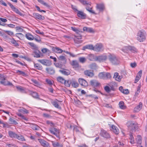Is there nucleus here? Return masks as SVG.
Returning a JSON list of instances; mask_svg holds the SVG:
<instances>
[{
  "mask_svg": "<svg viewBox=\"0 0 147 147\" xmlns=\"http://www.w3.org/2000/svg\"><path fill=\"white\" fill-rule=\"evenodd\" d=\"M145 34L146 32L143 30H140L138 31V33L137 37L138 40L140 42H143L145 39Z\"/></svg>",
  "mask_w": 147,
  "mask_h": 147,
  "instance_id": "obj_1",
  "label": "nucleus"
},
{
  "mask_svg": "<svg viewBox=\"0 0 147 147\" xmlns=\"http://www.w3.org/2000/svg\"><path fill=\"white\" fill-rule=\"evenodd\" d=\"M121 50L126 53H128L129 51L134 53L137 51V49L136 48L130 46H125L121 49Z\"/></svg>",
  "mask_w": 147,
  "mask_h": 147,
  "instance_id": "obj_2",
  "label": "nucleus"
},
{
  "mask_svg": "<svg viewBox=\"0 0 147 147\" xmlns=\"http://www.w3.org/2000/svg\"><path fill=\"white\" fill-rule=\"evenodd\" d=\"M98 76L99 78L103 79H108L110 78L111 77L110 73L105 72L100 73Z\"/></svg>",
  "mask_w": 147,
  "mask_h": 147,
  "instance_id": "obj_3",
  "label": "nucleus"
},
{
  "mask_svg": "<svg viewBox=\"0 0 147 147\" xmlns=\"http://www.w3.org/2000/svg\"><path fill=\"white\" fill-rule=\"evenodd\" d=\"M110 61L113 65H117L119 64V61L118 59L114 55H110L109 56Z\"/></svg>",
  "mask_w": 147,
  "mask_h": 147,
  "instance_id": "obj_4",
  "label": "nucleus"
},
{
  "mask_svg": "<svg viewBox=\"0 0 147 147\" xmlns=\"http://www.w3.org/2000/svg\"><path fill=\"white\" fill-rule=\"evenodd\" d=\"M49 131L51 134L54 135L59 139V131L58 129L52 127L49 129Z\"/></svg>",
  "mask_w": 147,
  "mask_h": 147,
  "instance_id": "obj_5",
  "label": "nucleus"
},
{
  "mask_svg": "<svg viewBox=\"0 0 147 147\" xmlns=\"http://www.w3.org/2000/svg\"><path fill=\"white\" fill-rule=\"evenodd\" d=\"M73 9L75 11H77V16L79 18L82 19H85L86 18V14L82 11L78 10L75 8H73Z\"/></svg>",
  "mask_w": 147,
  "mask_h": 147,
  "instance_id": "obj_6",
  "label": "nucleus"
},
{
  "mask_svg": "<svg viewBox=\"0 0 147 147\" xmlns=\"http://www.w3.org/2000/svg\"><path fill=\"white\" fill-rule=\"evenodd\" d=\"M37 61L42 65L46 66H50L52 64L51 61L47 59H38Z\"/></svg>",
  "mask_w": 147,
  "mask_h": 147,
  "instance_id": "obj_7",
  "label": "nucleus"
},
{
  "mask_svg": "<svg viewBox=\"0 0 147 147\" xmlns=\"http://www.w3.org/2000/svg\"><path fill=\"white\" fill-rule=\"evenodd\" d=\"M128 129L132 131L135 129V127L136 125V124L132 121H129L127 122V123Z\"/></svg>",
  "mask_w": 147,
  "mask_h": 147,
  "instance_id": "obj_8",
  "label": "nucleus"
},
{
  "mask_svg": "<svg viewBox=\"0 0 147 147\" xmlns=\"http://www.w3.org/2000/svg\"><path fill=\"white\" fill-rule=\"evenodd\" d=\"M100 135L102 137L106 139H109L111 138V136L109 134L104 130H101Z\"/></svg>",
  "mask_w": 147,
  "mask_h": 147,
  "instance_id": "obj_9",
  "label": "nucleus"
},
{
  "mask_svg": "<svg viewBox=\"0 0 147 147\" xmlns=\"http://www.w3.org/2000/svg\"><path fill=\"white\" fill-rule=\"evenodd\" d=\"M30 16L35 18L36 20H42L45 19V17L44 16H42L36 13H33L32 15Z\"/></svg>",
  "mask_w": 147,
  "mask_h": 147,
  "instance_id": "obj_10",
  "label": "nucleus"
},
{
  "mask_svg": "<svg viewBox=\"0 0 147 147\" xmlns=\"http://www.w3.org/2000/svg\"><path fill=\"white\" fill-rule=\"evenodd\" d=\"M41 55H42L41 53L38 49V48L34 49L32 52V55L34 57H40Z\"/></svg>",
  "mask_w": 147,
  "mask_h": 147,
  "instance_id": "obj_11",
  "label": "nucleus"
},
{
  "mask_svg": "<svg viewBox=\"0 0 147 147\" xmlns=\"http://www.w3.org/2000/svg\"><path fill=\"white\" fill-rule=\"evenodd\" d=\"M94 47V50L97 52L103 50V46L101 43L96 45Z\"/></svg>",
  "mask_w": 147,
  "mask_h": 147,
  "instance_id": "obj_12",
  "label": "nucleus"
},
{
  "mask_svg": "<svg viewBox=\"0 0 147 147\" xmlns=\"http://www.w3.org/2000/svg\"><path fill=\"white\" fill-rule=\"evenodd\" d=\"M96 58V60L100 62H102L106 60L107 59V57L105 55H102L97 56Z\"/></svg>",
  "mask_w": 147,
  "mask_h": 147,
  "instance_id": "obj_13",
  "label": "nucleus"
},
{
  "mask_svg": "<svg viewBox=\"0 0 147 147\" xmlns=\"http://www.w3.org/2000/svg\"><path fill=\"white\" fill-rule=\"evenodd\" d=\"M79 35V36L77 35H75L74 41L76 43L80 44L82 42V40H81L82 37V36L80 35Z\"/></svg>",
  "mask_w": 147,
  "mask_h": 147,
  "instance_id": "obj_14",
  "label": "nucleus"
},
{
  "mask_svg": "<svg viewBox=\"0 0 147 147\" xmlns=\"http://www.w3.org/2000/svg\"><path fill=\"white\" fill-rule=\"evenodd\" d=\"M7 3L14 12L21 16L22 15V13L17 8L14 7L13 5L9 2L8 3Z\"/></svg>",
  "mask_w": 147,
  "mask_h": 147,
  "instance_id": "obj_15",
  "label": "nucleus"
},
{
  "mask_svg": "<svg viewBox=\"0 0 147 147\" xmlns=\"http://www.w3.org/2000/svg\"><path fill=\"white\" fill-rule=\"evenodd\" d=\"M38 140L42 146L44 147H49V144L47 142L41 139H38Z\"/></svg>",
  "mask_w": 147,
  "mask_h": 147,
  "instance_id": "obj_16",
  "label": "nucleus"
},
{
  "mask_svg": "<svg viewBox=\"0 0 147 147\" xmlns=\"http://www.w3.org/2000/svg\"><path fill=\"white\" fill-rule=\"evenodd\" d=\"M79 84L82 86H86L88 85V84L86 81L82 78H80L78 80Z\"/></svg>",
  "mask_w": 147,
  "mask_h": 147,
  "instance_id": "obj_17",
  "label": "nucleus"
},
{
  "mask_svg": "<svg viewBox=\"0 0 147 147\" xmlns=\"http://www.w3.org/2000/svg\"><path fill=\"white\" fill-rule=\"evenodd\" d=\"M111 130L116 134H118L119 132V131L118 128L114 125H112Z\"/></svg>",
  "mask_w": 147,
  "mask_h": 147,
  "instance_id": "obj_18",
  "label": "nucleus"
},
{
  "mask_svg": "<svg viewBox=\"0 0 147 147\" xmlns=\"http://www.w3.org/2000/svg\"><path fill=\"white\" fill-rule=\"evenodd\" d=\"M74 68H77L79 67V64L78 62L76 60H73L70 63Z\"/></svg>",
  "mask_w": 147,
  "mask_h": 147,
  "instance_id": "obj_19",
  "label": "nucleus"
},
{
  "mask_svg": "<svg viewBox=\"0 0 147 147\" xmlns=\"http://www.w3.org/2000/svg\"><path fill=\"white\" fill-rule=\"evenodd\" d=\"M52 51L56 53H60L63 52V50L58 47H54L52 48Z\"/></svg>",
  "mask_w": 147,
  "mask_h": 147,
  "instance_id": "obj_20",
  "label": "nucleus"
},
{
  "mask_svg": "<svg viewBox=\"0 0 147 147\" xmlns=\"http://www.w3.org/2000/svg\"><path fill=\"white\" fill-rule=\"evenodd\" d=\"M90 84L91 86L94 87H97L100 84V83L97 80H92L90 81Z\"/></svg>",
  "mask_w": 147,
  "mask_h": 147,
  "instance_id": "obj_21",
  "label": "nucleus"
},
{
  "mask_svg": "<svg viewBox=\"0 0 147 147\" xmlns=\"http://www.w3.org/2000/svg\"><path fill=\"white\" fill-rule=\"evenodd\" d=\"M58 58L59 60L62 61L61 63L62 64H64L66 63V59L65 56L62 55H60L59 56Z\"/></svg>",
  "mask_w": 147,
  "mask_h": 147,
  "instance_id": "obj_22",
  "label": "nucleus"
},
{
  "mask_svg": "<svg viewBox=\"0 0 147 147\" xmlns=\"http://www.w3.org/2000/svg\"><path fill=\"white\" fill-rule=\"evenodd\" d=\"M94 47L92 45H88L83 47L82 49V50L85 51L86 49H88L94 50Z\"/></svg>",
  "mask_w": 147,
  "mask_h": 147,
  "instance_id": "obj_23",
  "label": "nucleus"
},
{
  "mask_svg": "<svg viewBox=\"0 0 147 147\" xmlns=\"http://www.w3.org/2000/svg\"><path fill=\"white\" fill-rule=\"evenodd\" d=\"M8 133L9 136L11 138H16L17 136V134L12 131H9Z\"/></svg>",
  "mask_w": 147,
  "mask_h": 147,
  "instance_id": "obj_24",
  "label": "nucleus"
},
{
  "mask_svg": "<svg viewBox=\"0 0 147 147\" xmlns=\"http://www.w3.org/2000/svg\"><path fill=\"white\" fill-rule=\"evenodd\" d=\"M30 94L34 98L40 99L38 93L36 92L30 91Z\"/></svg>",
  "mask_w": 147,
  "mask_h": 147,
  "instance_id": "obj_25",
  "label": "nucleus"
},
{
  "mask_svg": "<svg viewBox=\"0 0 147 147\" xmlns=\"http://www.w3.org/2000/svg\"><path fill=\"white\" fill-rule=\"evenodd\" d=\"M142 107V102H140L139 104L134 109V112H138L141 109Z\"/></svg>",
  "mask_w": 147,
  "mask_h": 147,
  "instance_id": "obj_26",
  "label": "nucleus"
},
{
  "mask_svg": "<svg viewBox=\"0 0 147 147\" xmlns=\"http://www.w3.org/2000/svg\"><path fill=\"white\" fill-rule=\"evenodd\" d=\"M59 71L62 74L65 75H68L70 73V71L67 69H63L59 70Z\"/></svg>",
  "mask_w": 147,
  "mask_h": 147,
  "instance_id": "obj_27",
  "label": "nucleus"
},
{
  "mask_svg": "<svg viewBox=\"0 0 147 147\" xmlns=\"http://www.w3.org/2000/svg\"><path fill=\"white\" fill-rule=\"evenodd\" d=\"M96 8L100 11H102L104 9V6L103 4H97Z\"/></svg>",
  "mask_w": 147,
  "mask_h": 147,
  "instance_id": "obj_28",
  "label": "nucleus"
},
{
  "mask_svg": "<svg viewBox=\"0 0 147 147\" xmlns=\"http://www.w3.org/2000/svg\"><path fill=\"white\" fill-rule=\"evenodd\" d=\"M84 74L90 77H92L94 76V74L90 70H86L84 71Z\"/></svg>",
  "mask_w": 147,
  "mask_h": 147,
  "instance_id": "obj_29",
  "label": "nucleus"
},
{
  "mask_svg": "<svg viewBox=\"0 0 147 147\" xmlns=\"http://www.w3.org/2000/svg\"><path fill=\"white\" fill-rule=\"evenodd\" d=\"M83 30L84 31H86L90 33H93L94 32V31L92 28H91L84 27L83 28Z\"/></svg>",
  "mask_w": 147,
  "mask_h": 147,
  "instance_id": "obj_30",
  "label": "nucleus"
},
{
  "mask_svg": "<svg viewBox=\"0 0 147 147\" xmlns=\"http://www.w3.org/2000/svg\"><path fill=\"white\" fill-rule=\"evenodd\" d=\"M46 70L47 72L50 74H54L55 73L54 69L52 67L47 68Z\"/></svg>",
  "mask_w": 147,
  "mask_h": 147,
  "instance_id": "obj_31",
  "label": "nucleus"
},
{
  "mask_svg": "<svg viewBox=\"0 0 147 147\" xmlns=\"http://www.w3.org/2000/svg\"><path fill=\"white\" fill-rule=\"evenodd\" d=\"M31 127L32 129L36 130H39L40 129V128L37 125L33 123L31 125Z\"/></svg>",
  "mask_w": 147,
  "mask_h": 147,
  "instance_id": "obj_32",
  "label": "nucleus"
},
{
  "mask_svg": "<svg viewBox=\"0 0 147 147\" xmlns=\"http://www.w3.org/2000/svg\"><path fill=\"white\" fill-rule=\"evenodd\" d=\"M25 36L28 39L30 40H32L34 39V36L29 33L26 34Z\"/></svg>",
  "mask_w": 147,
  "mask_h": 147,
  "instance_id": "obj_33",
  "label": "nucleus"
},
{
  "mask_svg": "<svg viewBox=\"0 0 147 147\" xmlns=\"http://www.w3.org/2000/svg\"><path fill=\"white\" fill-rule=\"evenodd\" d=\"M52 104L55 108L59 109H61V107L59 106L58 103L57 101H54L53 102H52Z\"/></svg>",
  "mask_w": 147,
  "mask_h": 147,
  "instance_id": "obj_34",
  "label": "nucleus"
},
{
  "mask_svg": "<svg viewBox=\"0 0 147 147\" xmlns=\"http://www.w3.org/2000/svg\"><path fill=\"white\" fill-rule=\"evenodd\" d=\"M16 36L20 40H23L24 38V35L22 33H18L16 34Z\"/></svg>",
  "mask_w": 147,
  "mask_h": 147,
  "instance_id": "obj_35",
  "label": "nucleus"
},
{
  "mask_svg": "<svg viewBox=\"0 0 147 147\" xmlns=\"http://www.w3.org/2000/svg\"><path fill=\"white\" fill-rule=\"evenodd\" d=\"M16 73L19 75H22L23 76H25L26 75V73L22 71H20L18 70H16Z\"/></svg>",
  "mask_w": 147,
  "mask_h": 147,
  "instance_id": "obj_36",
  "label": "nucleus"
},
{
  "mask_svg": "<svg viewBox=\"0 0 147 147\" xmlns=\"http://www.w3.org/2000/svg\"><path fill=\"white\" fill-rule=\"evenodd\" d=\"M119 106L121 109H124L126 108V106L124 105V103L123 101H120L119 103Z\"/></svg>",
  "mask_w": 147,
  "mask_h": 147,
  "instance_id": "obj_37",
  "label": "nucleus"
},
{
  "mask_svg": "<svg viewBox=\"0 0 147 147\" xmlns=\"http://www.w3.org/2000/svg\"><path fill=\"white\" fill-rule=\"evenodd\" d=\"M18 140H20L22 141H25V139L24 137L20 135H17V136L16 138Z\"/></svg>",
  "mask_w": 147,
  "mask_h": 147,
  "instance_id": "obj_38",
  "label": "nucleus"
},
{
  "mask_svg": "<svg viewBox=\"0 0 147 147\" xmlns=\"http://www.w3.org/2000/svg\"><path fill=\"white\" fill-rule=\"evenodd\" d=\"M71 80L66 81L65 80V82H64L65 86L67 87H69L71 84Z\"/></svg>",
  "mask_w": 147,
  "mask_h": 147,
  "instance_id": "obj_39",
  "label": "nucleus"
},
{
  "mask_svg": "<svg viewBox=\"0 0 147 147\" xmlns=\"http://www.w3.org/2000/svg\"><path fill=\"white\" fill-rule=\"evenodd\" d=\"M71 84L73 87L75 88L78 87L79 86L78 83L75 81H71Z\"/></svg>",
  "mask_w": 147,
  "mask_h": 147,
  "instance_id": "obj_40",
  "label": "nucleus"
},
{
  "mask_svg": "<svg viewBox=\"0 0 147 147\" xmlns=\"http://www.w3.org/2000/svg\"><path fill=\"white\" fill-rule=\"evenodd\" d=\"M34 66L35 68L39 70H41L42 68V66L40 64L38 63H34Z\"/></svg>",
  "mask_w": 147,
  "mask_h": 147,
  "instance_id": "obj_41",
  "label": "nucleus"
},
{
  "mask_svg": "<svg viewBox=\"0 0 147 147\" xmlns=\"http://www.w3.org/2000/svg\"><path fill=\"white\" fill-rule=\"evenodd\" d=\"M9 121L10 122V123L11 124H14L16 125L18 124V123L16 120L11 117L9 118Z\"/></svg>",
  "mask_w": 147,
  "mask_h": 147,
  "instance_id": "obj_42",
  "label": "nucleus"
},
{
  "mask_svg": "<svg viewBox=\"0 0 147 147\" xmlns=\"http://www.w3.org/2000/svg\"><path fill=\"white\" fill-rule=\"evenodd\" d=\"M52 145L54 147H62V145L59 144L58 142H52Z\"/></svg>",
  "mask_w": 147,
  "mask_h": 147,
  "instance_id": "obj_43",
  "label": "nucleus"
},
{
  "mask_svg": "<svg viewBox=\"0 0 147 147\" xmlns=\"http://www.w3.org/2000/svg\"><path fill=\"white\" fill-rule=\"evenodd\" d=\"M57 79L58 82L62 83H63L65 82V79L61 77H57Z\"/></svg>",
  "mask_w": 147,
  "mask_h": 147,
  "instance_id": "obj_44",
  "label": "nucleus"
},
{
  "mask_svg": "<svg viewBox=\"0 0 147 147\" xmlns=\"http://www.w3.org/2000/svg\"><path fill=\"white\" fill-rule=\"evenodd\" d=\"M83 4L87 5H90V4L89 3L87 0H79Z\"/></svg>",
  "mask_w": 147,
  "mask_h": 147,
  "instance_id": "obj_45",
  "label": "nucleus"
},
{
  "mask_svg": "<svg viewBox=\"0 0 147 147\" xmlns=\"http://www.w3.org/2000/svg\"><path fill=\"white\" fill-rule=\"evenodd\" d=\"M17 89L21 92H23L24 91V88L21 86H17L16 87Z\"/></svg>",
  "mask_w": 147,
  "mask_h": 147,
  "instance_id": "obj_46",
  "label": "nucleus"
},
{
  "mask_svg": "<svg viewBox=\"0 0 147 147\" xmlns=\"http://www.w3.org/2000/svg\"><path fill=\"white\" fill-rule=\"evenodd\" d=\"M54 64L57 67H58L60 68H62L63 66V64H61V63H54Z\"/></svg>",
  "mask_w": 147,
  "mask_h": 147,
  "instance_id": "obj_47",
  "label": "nucleus"
},
{
  "mask_svg": "<svg viewBox=\"0 0 147 147\" xmlns=\"http://www.w3.org/2000/svg\"><path fill=\"white\" fill-rule=\"evenodd\" d=\"M11 42L14 44L15 46L17 47L19 46L18 43L16 42V40L13 38H12L11 41Z\"/></svg>",
  "mask_w": 147,
  "mask_h": 147,
  "instance_id": "obj_48",
  "label": "nucleus"
},
{
  "mask_svg": "<svg viewBox=\"0 0 147 147\" xmlns=\"http://www.w3.org/2000/svg\"><path fill=\"white\" fill-rule=\"evenodd\" d=\"M71 30L73 31L74 32H76V33L77 34H76L77 35H78V33L80 31H79V30L78 29H77V28H76L75 27H71Z\"/></svg>",
  "mask_w": 147,
  "mask_h": 147,
  "instance_id": "obj_49",
  "label": "nucleus"
},
{
  "mask_svg": "<svg viewBox=\"0 0 147 147\" xmlns=\"http://www.w3.org/2000/svg\"><path fill=\"white\" fill-rule=\"evenodd\" d=\"M90 5L89 6L87 5V6L86 7V9L90 13H95L94 11L92 10V8L90 7Z\"/></svg>",
  "mask_w": 147,
  "mask_h": 147,
  "instance_id": "obj_50",
  "label": "nucleus"
},
{
  "mask_svg": "<svg viewBox=\"0 0 147 147\" xmlns=\"http://www.w3.org/2000/svg\"><path fill=\"white\" fill-rule=\"evenodd\" d=\"M38 1L43 5L46 7H48V4L46 3L45 2L43 1L42 0H38Z\"/></svg>",
  "mask_w": 147,
  "mask_h": 147,
  "instance_id": "obj_51",
  "label": "nucleus"
},
{
  "mask_svg": "<svg viewBox=\"0 0 147 147\" xmlns=\"http://www.w3.org/2000/svg\"><path fill=\"white\" fill-rule=\"evenodd\" d=\"M80 62L81 63H84L86 61V59L84 57H80L79 59Z\"/></svg>",
  "mask_w": 147,
  "mask_h": 147,
  "instance_id": "obj_52",
  "label": "nucleus"
},
{
  "mask_svg": "<svg viewBox=\"0 0 147 147\" xmlns=\"http://www.w3.org/2000/svg\"><path fill=\"white\" fill-rule=\"evenodd\" d=\"M46 82L50 86H51L53 85V83L52 81L49 79H46L45 80Z\"/></svg>",
  "mask_w": 147,
  "mask_h": 147,
  "instance_id": "obj_53",
  "label": "nucleus"
},
{
  "mask_svg": "<svg viewBox=\"0 0 147 147\" xmlns=\"http://www.w3.org/2000/svg\"><path fill=\"white\" fill-rule=\"evenodd\" d=\"M19 111H20L22 113H24L26 114H27L28 113V111L24 108L20 109L19 110Z\"/></svg>",
  "mask_w": 147,
  "mask_h": 147,
  "instance_id": "obj_54",
  "label": "nucleus"
},
{
  "mask_svg": "<svg viewBox=\"0 0 147 147\" xmlns=\"http://www.w3.org/2000/svg\"><path fill=\"white\" fill-rule=\"evenodd\" d=\"M130 142L131 144H134V138L133 136L132 135V134H130Z\"/></svg>",
  "mask_w": 147,
  "mask_h": 147,
  "instance_id": "obj_55",
  "label": "nucleus"
},
{
  "mask_svg": "<svg viewBox=\"0 0 147 147\" xmlns=\"http://www.w3.org/2000/svg\"><path fill=\"white\" fill-rule=\"evenodd\" d=\"M4 31L6 33H7L8 35L11 36L13 35L14 34L11 31L8 30H4Z\"/></svg>",
  "mask_w": 147,
  "mask_h": 147,
  "instance_id": "obj_56",
  "label": "nucleus"
},
{
  "mask_svg": "<svg viewBox=\"0 0 147 147\" xmlns=\"http://www.w3.org/2000/svg\"><path fill=\"white\" fill-rule=\"evenodd\" d=\"M142 74V70H140L136 76V77L139 78H140L141 77Z\"/></svg>",
  "mask_w": 147,
  "mask_h": 147,
  "instance_id": "obj_57",
  "label": "nucleus"
},
{
  "mask_svg": "<svg viewBox=\"0 0 147 147\" xmlns=\"http://www.w3.org/2000/svg\"><path fill=\"white\" fill-rule=\"evenodd\" d=\"M104 89L107 93H109L111 92L110 88L108 86H105L104 87Z\"/></svg>",
  "mask_w": 147,
  "mask_h": 147,
  "instance_id": "obj_58",
  "label": "nucleus"
},
{
  "mask_svg": "<svg viewBox=\"0 0 147 147\" xmlns=\"http://www.w3.org/2000/svg\"><path fill=\"white\" fill-rule=\"evenodd\" d=\"M7 80H6L5 78V80H0V82L1 84L5 86H6V82H7Z\"/></svg>",
  "mask_w": 147,
  "mask_h": 147,
  "instance_id": "obj_59",
  "label": "nucleus"
},
{
  "mask_svg": "<svg viewBox=\"0 0 147 147\" xmlns=\"http://www.w3.org/2000/svg\"><path fill=\"white\" fill-rule=\"evenodd\" d=\"M16 28V30H18L19 32H22L23 31V30L22 28L19 26H17Z\"/></svg>",
  "mask_w": 147,
  "mask_h": 147,
  "instance_id": "obj_60",
  "label": "nucleus"
},
{
  "mask_svg": "<svg viewBox=\"0 0 147 147\" xmlns=\"http://www.w3.org/2000/svg\"><path fill=\"white\" fill-rule=\"evenodd\" d=\"M35 32L37 34H40V35H44V33L43 32H40V30H39L38 29H37L36 30H35Z\"/></svg>",
  "mask_w": 147,
  "mask_h": 147,
  "instance_id": "obj_61",
  "label": "nucleus"
},
{
  "mask_svg": "<svg viewBox=\"0 0 147 147\" xmlns=\"http://www.w3.org/2000/svg\"><path fill=\"white\" fill-rule=\"evenodd\" d=\"M140 87L141 86H139L138 87L137 89V91L135 92V94L136 95H138V93L140 92Z\"/></svg>",
  "mask_w": 147,
  "mask_h": 147,
  "instance_id": "obj_62",
  "label": "nucleus"
},
{
  "mask_svg": "<svg viewBox=\"0 0 147 147\" xmlns=\"http://www.w3.org/2000/svg\"><path fill=\"white\" fill-rule=\"evenodd\" d=\"M29 44L30 46L33 47L34 49H35L37 48L36 45L33 43L29 42Z\"/></svg>",
  "mask_w": 147,
  "mask_h": 147,
  "instance_id": "obj_63",
  "label": "nucleus"
},
{
  "mask_svg": "<svg viewBox=\"0 0 147 147\" xmlns=\"http://www.w3.org/2000/svg\"><path fill=\"white\" fill-rule=\"evenodd\" d=\"M6 145L9 147H16V145L14 144H7Z\"/></svg>",
  "mask_w": 147,
  "mask_h": 147,
  "instance_id": "obj_64",
  "label": "nucleus"
}]
</instances>
